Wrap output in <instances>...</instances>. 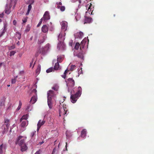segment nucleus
<instances>
[{"label": "nucleus", "mask_w": 154, "mask_h": 154, "mask_svg": "<svg viewBox=\"0 0 154 154\" xmlns=\"http://www.w3.org/2000/svg\"><path fill=\"white\" fill-rule=\"evenodd\" d=\"M82 89L81 87L79 86L78 90L76 93L74 94H72L70 96L71 102L73 103L76 102L79 97L82 94Z\"/></svg>", "instance_id": "1"}, {"label": "nucleus", "mask_w": 154, "mask_h": 154, "mask_svg": "<svg viewBox=\"0 0 154 154\" xmlns=\"http://www.w3.org/2000/svg\"><path fill=\"white\" fill-rule=\"evenodd\" d=\"M50 44L48 43L47 44L44 48H42L40 51V53L43 55L45 54L49 50L50 48Z\"/></svg>", "instance_id": "2"}, {"label": "nucleus", "mask_w": 154, "mask_h": 154, "mask_svg": "<svg viewBox=\"0 0 154 154\" xmlns=\"http://www.w3.org/2000/svg\"><path fill=\"white\" fill-rule=\"evenodd\" d=\"M67 85L68 86L73 87L75 85L74 80L71 78H69L66 81Z\"/></svg>", "instance_id": "3"}, {"label": "nucleus", "mask_w": 154, "mask_h": 154, "mask_svg": "<svg viewBox=\"0 0 154 154\" xmlns=\"http://www.w3.org/2000/svg\"><path fill=\"white\" fill-rule=\"evenodd\" d=\"M22 137V136H19L16 142V144H18L20 146H22L23 144H25L24 143L25 140L24 139H22L20 140Z\"/></svg>", "instance_id": "4"}, {"label": "nucleus", "mask_w": 154, "mask_h": 154, "mask_svg": "<svg viewBox=\"0 0 154 154\" xmlns=\"http://www.w3.org/2000/svg\"><path fill=\"white\" fill-rule=\"evenodd\" d=\"M42 18L43 20L45 22H47L50 19V16L48 11H47L45 12Z\"/></svg>", "instance_id": "5"}, {"label": "nucleus", "mask_w": 154, "mask_h": 154, "mask_svg": "<svg viewBox=\"0 0 154 154\" xmlns=\"http://www.w3.org/2000/svg\"><path fill=\"white\" fill-rule=\"evenodd\" d=\"M67 110H66L64 108H61L59 110V116H60L61 115H63L64 119L65 117L67 115Z\"/></svg>", "instance_id": "6"}, {"label": "nucleus", "mask_w": 154, "mask_h": 154, "mask_svg": "<svg viewBox=\"0 0 154 154\" xmlns=\"http://www.w3.org/2000/svg\"><path fill=\"white\" fill-rule=\"evenodd\" d=\"M65 33L64 32H61L58 36V39L59 42H63L65 39Z\"/></svg>", "instance_id": "7"}, {"label": "nucleus", "mask_w": 154, "mask_h": 154, "mask_svg": "<svg viewBox=\"0 0 154 154\" xmlns=\"http://www.w3.org/2000/svg\"><path fill=\"white\" fill-rule=\"evenodd\" d=\"M47 94L48 99L51 100L55 95L54 92L51 90H50L48 91Z\"/></svg>", "instance_id": "8"}, {"label": "nucleus", "mask_w": 154, "mask_h": 154, "mask_svg": "<svg viewBox=\"0 0 154 154\" xmlns=\"http://www.w3.org/2000/svg\"><path fill=\"white\" fill-rule=\"evenodd\" d=\"M68 23L67 22L65 21H63L61 23V29L64 31L66 30V28L67 26Z\"/></svg>", "instance_id": "9"}, {"label": "nucleus", "mask_w": 154, "mask_h": 154, "mask_svg": "<svg viewBox=\"0 0 154 154\" xmlns=\"http://www.w3.org/2000/svg\"><path fill=\"white\" fill-rule=\"evenodd\" d=\"M57 47L59 50H64L65 47V46L63 42H60V43L57 45Z\"/></svg>", "instance_id": "10"}, {"label": "nucleus", "mask_w": 154, "mask_h": 154, "mask_svg": "<svg viewBox=\"0 0 154 154\" xmlns=\"http://www.w3.org/2000/svg\"><path fill=\"white\" fill-rule=\"evenodd\" d=\"M45 121L44 120H43L42 121L41 120H40L37 124V131H38L40 128L45 123Z\"/></svg>", "instance_id": "11"}, {"label": "nucleus", "mask_w": 154, "mask_h": 154, "mask_svg": "<svg viewBox=\"0 0 154 154\" xmlns=\"http://www.w3.org/2000/svg\"><path fill=\"white\" fill-rule=\"evenodd\" d=\"M86 39H83L80 44V49L81 51H82V49L84 48L85 44L86 43Z\"/></svg>", "instance_id": "12"}, {"label": "nucleus", "mask_w": 154, "mask_h": 154, "mask_svg": "<svg viewBox=\"0 0 154 154\" xmlns=\"http://www.w3.org/2000/svg\"><path fill=\"white\" fill-rule=\"evenodd\" d=\"M48 28L47 25H43L42 28V31L43 33H46L48 31Z\"/></svg>", "instance_id": "13"}, {"label": "nucleus", "mask_w": 154, "mask_h": 154, "mask_svg": "<svg viewBox=\"0 0 154 154\" xmlns=\"http://www.w3.org/2000/svg\"><path fill=\"white\" fill-rule=\"evenodd\" d=\"M74 56H77L80 58H82L83 57V54L81 52H80L79 53H77L75 51H74Z\"/></svg>", "instance_id": "14"}, {"label": "nucleus", "mask_w": 154, "mask_h": 154, "mask_svg": "<svg viewBox=\"0 0 154 154\" xmlns=\"http://www.w3.org/2000/svg\"><path fill=\"white\" fill-rule=\"evenodd\" d=\"M37 100V96L36 95H33L31 99L30 102L32 104H34L36 101Z\"/></svg>", "instance_id": "15"}, {"label": "nucleus", "mask_w": 154, "mask_h": 154, "mask_svg": "<svg viewBox=\"0 0 154 154\" xmlns=\"http://www.w3.org/2000/svg\"><path fill=\"white\" fill-rule=\"evenodd\" d=\"M92 18L90 17H85V23H89L92 21Z\"/></svg>", "instance_id": "16"}, {"label": "nucleus", "mask_w": 154, "mask_h": 154, "mask_svg": "<svg viewBox=\"0 0 154 154\" xmlns=\"http://www.w3.org/2000/svg\"><path fill=\"white\" fill-rule=\"evenodd\" d=\"M5 123L4 124V126H6V128L7 129H8V128L9 126V120L8 119H5Z\"/></svg>", "instance_id": "17"}, {"label": "nucleus", "mask_w": 154, "mask_h": 154, "mask_svg": "<svg viewBox=\"0 0 154 154\" xmlns=\"http://www.w3.org/2000/svg\"><path fill=\"white\" fill-rule=\"evenodd\" d=\"M86 131L85 129H83L81 131V137L84 138L86 136Z\"/></svg>", "instance_id": "18"}, {"label": "nucleus", "mask_w": 154, "mask_h": 154, "mask_svg": "<svg viewBox=\"0 0 154 154\" xmlns=\"http://www.w3.org/2000/svg\"><path fill=\"white\" fill-rule=\"evenodd\" d=\"M21 151L22 152H24L27 149V147L26 144L21 146Z\"/></svg>", "instance_id": "19"}, {"label": "nucleus", "mask_w": 154, "mask_h": 154, "mask_svg": "<svg viewBox=\"0 0 154 154\" xmlns=\"http://www.w3.org/2000/svg\"><path fill=\"white\" fill-rule=\"evenodd\" d=\"M21 124V126L22 127H24L26 126L28 124V121L24 120V121H22Z\"/></svg>", "instance_id": "20"}, {"label": "nucleus", "mask_w": 154, "mask_h": 154, "mask_svg": "<svg viewBox=\"0 0 154 154\" xmlns=\"http://www.w3.org/2000/svg\"><path fill=\"white\" fill-rule=\"evenodd\" d=\"M51 99H48V104L50 109H51L52 107V103L51 102Z\"/></svg>", "instance_id": "21"}, {"label": "nucleus", "mask_w": 154, "mask_h": 154, "mask_svg": "<svg viewBox=\"0 0 154 154\" xmlns=\"http://www.w3.org/2000/svg\"><path fill=\"white\" fill-rule=\"evenodd\" d=\"M59 63L58 62L55 63V65L54 66V70H57L59 69L60 68V65Z\"/></svg>", "instance_id": "22"}, {"label": "nucleus", "mask_w": 154, "mask_h": 154, "mask_svg": "<svg viewBox=\"0 0 154 154\" xmlns=\"http://www.w3.org/2000/svg\"><path fill=\"white\" fill-rule=\"evenodd\" d=\"M11 7L9 8L7 6H6L5 8V13L8 14H9L11 12Z\"/></svg>", "instance_id": "23"}, {"label": "nucleus", "mask_w": 154, "mask_h": 154, "mask_svg": "<svg viewBox=\"0 0 154 154\" xmlns=\"http://www.w3.org/2000/svg\"><path fill=\"white\" fill-rule=\"evenodd\" d=\"M28 114H26L25 115H24L22 118L20 119V122H22L23 120L24 119L25 120H26L27 119L28 117Z\"/></svg>", "instance_id": "24"}, {"label": "nucleus", "mask_w": 154, "mask_h": 154, "mask_svg": "<svg viewBox=\"0 0 154 154\" xmlns=\"http://www.w3.org/2000/svg\"><path fill=\"white\" fill-rule=\"evenodd\" d=\"M3 147H4V148L5 149L6 146L5 145H3V144H2V145H1L0 146V154H2L3 152L2 151V149Z\"/></svg>", "instance_id": "25"}, {"label": "nucleus", "mask_w": 154, "mask_h": 154, "mask_svg": "<svg viewBox=\"0 0 154 154\" xmlns=\"http://www.w3.org/2000/svg\"><path fill=\"white\" fill-rule=\"evenodd\" d=\"M63 60V57L60 56H58L57 57V62L58 63H61Z\"/></svg>", "instance_id": "26"}, {"label": "nucleus", "mask_w": 154, "mask_h": 154, "mask_svg": "<svg viewBox=\"0 0 154 154\" xmlns=\"http://www.w3.org/2000/svg\"><path fill=\"white\" fill-rule=\"evenodd\" d=\"M32 8V6L31 5H29L28 6V11L26 13V15H28L29 14L30 11Z\"/></svg>", "instance_id": "27"}, {"label": "nucleus", "mask_w": 154, "mask_h": 154, "mask_svg": "<svg viewBox=\"0 0 154 154\" xmlns=\"http://www.w3.org/2000/svg\"><path fill=\"white\" fill-rule=\"evenodd\" d=\"M59 87L57 85H55L53 87H52V88L55 91H57L59 88Z\"/></svg>", "instance_id": "28"}, {"label": "nucleus", "mask_w": 154, "mask_h": 154, "mask_svg": "<svg viewBox=\"0 0 154 154\" xmlns=\"http://www.w3.org/2000/svg\"><path fill=\"white\" fill-rule=\"evenodd\" d=\"M80 45V44L79 42L76 43L74 48L76 50H78Z\"/></svg>", "instance_id": "29"}, {"label": "nucleus", "mask_w": 154, "mask_h": 154, "mask_svg": "<svg viewBox=\"0 0 154 154\" xmlns=\"http://www.w3.org/2000/svg\"><path fill=\"white\" fill-rule=\"evenodd\" d=\"M41 70V66L40 65L38 66V67L36 70V72L37 74H39Z\"/></svg>", "instance_id": "30"}, {"label": "nucleus", "mask_w": 154, "mask_h": 154, "mask_svg": "<svg viewBox=\"0 0 154 154\" xmlns=\"http://www.w3.org/2000/svg\"><path fill=\"white\" fill-rule=\"evenodd\" d=\"M16 37L19 40L20 39V38H21V35L20 34V33L19 32H16Z\"/></svg>", "instance_id": "31"}, {"label": "nucleus", "mask_w": 154, "mask_h": 154, "mask_svg": "<svg viewBox=\"0 0 154 154\" xmlns=\"http://www.w3.org/2000/svg\"><path fill=\"white\" fill-rule=\"evenodd\" d=\"M53 69H54L52 67H50V68H49V69H48L46 70V72L48 73H49V72H52L53 71Z\"/></svg>", "instance_id": "32"}, {"label": "nucleus", "mask_w": 154, "mask_h": 154, "mask_svg": "<svg viewBox=\"0 0 154 154\" xmlns=\"http://www.w3.org/2000/svg\"><path fill=\"white\" fill-rule=\"evenodd\" d=\"M76 67V66L75 65H72L71 66L69 70L71 71L74 70Z\"/></svg>", "instance_id": "33"}, {"label": "nucleus", "mask_w": 154, "mask_h": 154, "mask_svg": "<svg viewBox=\"0 0 154 154\" xmlns=\"http://www.w3.org/2000/svg\"><path fill=\"white\" fill-rule=\"evenodd\" d=\"M16 53V52L14 51H11L10 52V56H12L14 55L15 53Z\"/></svg>", "instance_id": "34"}, {"label": "nucleus", "mask_w": 154, "mask_h": 154, "mask_svg": "<svg viewBox=\"0 0 154 154\" xmlns=\"http://www.w3.org/2000/svg\"><path fill=\"white\" fill-rule=\"evenodd\" d=\"M44 42L43 39L39 40L38 41V44H40L41 43H43Z\"/></svg>", "instance_id": "35"}, {"label": "nucleus", "mask_w": 154, "mask_h": 154, "mask_svg": "<svg viewBox=\"0 0 154 154\" xmlns=\"http://www.w3.org/2000/svg\"><path fill=\"white\" fill-rule=\"evenodd\" d=\"M17 77V76H16V78L14 79H12L11 80V83L12 84H14L16 82V78Z\"/></svg>", "instance_id": "36"}, {"label": "nucleus", "mask_w": 154, "mask_h": 154, "mask_svg": "<svg viewBox=\"0 0 154 154\" xmlns=\"http://www.w3.org/2000/svg\"><path fill=\"white\" fill-rule=\"evenodd\" d=\"M43 20V18H42L41 19L40 22H39V23H38V24L37 25V27H39L40 25L42 23V22Z\"/></svg>", "instance_id": "37"}, {"label": "nucleus", "mask_w": 154, "mask_h": 154, "mask_svg": "<svg viewBox=\"0 0 154 154\" xmlns=\"http://www.w3.org/2000/svg\"><path fill=\"white\" fill-rule=\"evenodd\" d=\"M27 17H26L22 19V21H23V23H26L27 22Z\"/></svg>", "instance_id": "38"}, {"label": "nucleus", "mask_w": 154, "mask_h": 154, "mask_svg": "<svg viewBox=\"0 0 154 154\" xmlns=\"http://www.w3.org/2000/svg\"><path fill=\"white\" fill-rule=\"evenodd\" d=\"M65 8L64 6H63L60 7V10L62 11H64L65 10Z\"/></svg>", "instance_id": "39"}, {"label": "nucleus", "mask_w": 154, "mask_h": 154, "mask_svg": "<svg viewBox=\"0 0 154 154\" xmlns=\"http://www.w3.org/2000/svg\"><path fill=\"white\" fill-rule=\"evenodd\" d=\"M32 93H34L35 94V95H36V92H37V90L35 89H33L32 91Z\"/></svg>", "instance_id": "40"}, {"label": "nucleus", "mask_w": 154, "mask_h": 154, "mask_svg": "<svg viewBox=\"0 0 154 154\" xmlns=\"http://www.w3.org/2000/svg\"><path fill=\"white\" fill-rule=\"evenodd\" d=\"M40 152L41 150H39L38 151H37L34 154H40Z\"/></svg>", "instance_id": "41"}, {"label": "nucleus", "mask_w": 154, "mask_h": 154, "mask_svg": "<svg viewBox=\"0 0 154 154\" xmlns=\"http://www.w3.org/2000/svg\"><path fill=\"white\" fill-rule=\"evenodd\" d=\"M13 23L14 25H16L17 24V22L15 20H14L13 21Z\"/></svg>", "instance_id": "42"}, {"label": "nucleus", "mask_w": 154, "mask_h": 154, "mask_svg": "<svg viewBox=\"0 0 154 154\" xmlns=\"http://www.w3.org/2000/svg\"><path fill=\"white\" fill-rule=\"evenodd\" d=\"M40 53H40V51H38L35 54V56L36 57H37L38 56V54Z\"/></svg>", "instance_id": "43"}, {"label": "nucleus", "mask_w": 154, "mask_h": 154, "mask_svg": "<svg viewBox=\"0 0 154 154\" xmlns=\"http://www.w3.org/2000/svg\"><path fill=\"white\" fill-rule=\"evenodd\" d=\"M4 16V14L3 13H2V14H0V18L3 17Z\"/></svg>", "instance_id": "44"}, {"label": "nucleus", "mask_w": 154, "mask_h": 154, "mask_svg": "<svg viewBox=\"0 0 154 154\" xmlns=\"http://www.w3.org/2000/svg\"><path fill=\"white\" fill-rule=\"evenodd\" d=\"M22 105V102H21V101L20 100L19 101V104L18 106H21Z\"/></svg>", "instance_id": "45"}, {"label": "nucleus", "mask_w": 154, "mask_h": 154, "mask_svg": "<svg viewBox=\"0 0 154 154\" xmlns=\"http://www.w3.org/2000/svg\"><path fill=\"white\" fill-rule=\"evenodd\" d=\"M44 143V141H42V142L39 143L38 144L39 145H40L41 144H43V143Z\"/></svg>", "instance_id": "46"}, {"label": "nucleus", "mask_w": 154, "mask_h": 154, "mask_svg": "<svg viewBox=\"0 0 154 154\" xmlns=\"http://www.w3.org/2000/svg\"><path fill=\"white\" fill-rule=\"evenodd\" d=\"M10 1L11 3H14L15 4L16 3V1L14 0H10Z\"/></svg>", "instance_id": "47"}, {"label": "nucleus", "mask_w": 154, "mask_h": 154, "mask_svg": "<svg viewBox=\"0 0 154 154\" xmlns=\"http://www.w3.org/2000/svg\"><path fill=\"white\" fill-rule=\"evenodd\" d=\"M66 75H65V74H64L62 76V77L64 79H65L66 78Z\"/></svg>", "instance_id": "48"}, {"label": "nucleus", "mask_w": 154, "mask_h": 154, "mask_svg": "<svg viewBox=\"0 0 154 154\" xmlns=\"http://www.w3.org/2000/svg\"><path fill=\"white\" fill-rule=\"evenodd\" d=\"M21 107V106H18L17 108V110L18 111L19 110V109H20Z\"/></svg>", "instance_id": "49"}, {"label": "nucleus", "mask_w": 154, "mask_h": 154, "mask_svg": "<svg viewBox=\"0 0 154 154\" xmlns=\"http://www.w3.org/2000/svg\"><path fill=\"white\" fill-rule=\"evenodd\" d=\"M78 34L80 35V36H81L82 35L83 33L82 32H80Z\"/></svg>", "instance_id": "50"}, {"label": "nucleus", "mask_w": 154, "mask_h": 154, "mask_svg": "<svg viewBox=\"0 0 154 154\" xmlns=\"http://www.w3.org/2000/svg\"><path fill=\"white\" fill-rule=\"evenodd\" d=\"M68 71H69V70H67V69L65 71V72H64V74L66 75V73H67V72Z\"/></svg>", "instance_id": "51"}, {"label": "nucleus", "mask_w": 154, "mask_h": 154, "mask_svg": "<svg viewBox=\"0 0 154 154\" xmlns=\"http://www.w3.org/2000/svg\"><path fill=\"white\" fill-rule=\"evenodd\" d=\"M30 29L29 28H27L26 29V32H28L29 31Z\"/></svg>", "instance_id": "52"}, {"label": "nucleus", "mask_w": 154, "mask_h": 154, "mask_svg": "<svg viewBox=\"0 0 154 154\" xmlns=\"http://www.w3.org/2000/svg\"><path fill=\"white\" fill-rule=\"evenodd\" d=\"M33 61H32V62H31L30 63V67H31L32 66V63H33Z\"/></svg>", "instance_id": "53"}, {"label": "nucleus", "mask_w": 154, "mask_h": 154, "mask_svg": "<svg viewBox=\"0 0 154 154\" xmlns=\"http://www.w3.org/2000/svg\"><path fill=\"white\" fill-rule=\"evenodd\" d=\"M62 4V3L61 2H60L58 5H61Z\"/></svg>", "instance_id": "54"}, {"label": "nucleus", "mask_w": 154, "mask_h": 154, "mask_svg": "<svg viewBox=\"0 0 154 154\" xmlns=\"http://www.w3.org/2000/svg\"><path fill=\"white\" fill-rule=\"evenodd\" d=\"M57 7L58 8H60V5H59L58 4V5L57 6Z\"/></svg>", "instance_id": "55"}, {"label": "nucleus", "mask_w": 154, "mask_h": 154, "mask_svg": "<svg viewBox=\"0 0 154 154\" xmlns=\"http://www.w3.org/2000/svg\"><path fill=\"white\" fill-rule=\"evenodd\" d=\"M32 136H33L34 135V133L33 132V133H32Z\"/></svg>", "instance_id": "56"}, {"label": "nucleus", "mask_w": 154, "mask_h": 154, "mask_svg": "<svg viewBox=\"0 0 154 154\" xmlns=\"http://www.w3.org/2000/svg\"><path fill=\"white\" fill-rule=\"evenodd\" d=\"M67 134H68V131H66V136H67Z\"/></svg>", "instance_id": "57"}, {"label": "nucleus", "mask_w": 154, "mask_h": 154, "mask_svg": "<svg viewBox=\"0 0 154 154\" xmlns=\"http://www.w3.org/2000/svg\"><path fill=\"white\" fill-rule=\"evenodd\" d=\"M91 7V5H89V6L88 7V10L89 9H90Z\"/></svg>", "instance_id": "58"}, {"label": "nucleus", "mask_w": 154, "mask_h": 154, "mask_svg": "<svg viewBox=\"0 0 154 154\" xmlns=\"http://www.w3.org/2000/svg\"><path fill=\"white\" fill-rule=\"evenodd\" d=\"M29 106H28L27 107L26 109H29Z\"/></svg>", "instance_id": "59"}, {"label": "nucleus", "mask_w": 154, "mask_h": 154, "mask_svg": "<svg viewBox=\"0 0 154 154\" xmlns=\"http://www.w3.org/2000/svg\"><path fill=\"white\" fill-rule=\"evenodd\" d=\"M2 63H0V67H1V66H2Z\"/></svg>", "instance_id": "60"}, {"label": "nucleus", "mask_w": 154, "mask_h": 154, "mask_svg": "<svg viewBox=\"0 0 154 154\" xmlns=\"http://www.w3.org/2000/svg\"><path fill=\"white\" fill-rule=\"evenodd\" d=\"M79 3H81V1H80V0H79Z\"/></svg>", "instance_id": "61"}, {"label": "nucleus", "mask_w": 154, "mask_h": 154, "mask_svg": "<svg viewBox=\"0 0 154 154\" xmlns=\"http://www.w3.org/2000/svg\"><path fill=\"white\" fill-rule=\"evenodd\" d=\"M2 20L0 19V22H2Z\"/></svg>", "instance_id": "62"}, {"label": "nucleus", "mask_w": 154, "mask_h": 154, "mask_svg": "<svg viewBox=\"0 0 154 154\" xmlns=\"http://www.w3.org/2000/svg\"><path fill=\"white\" fill-rule=\"evenodd\" d=\"M2 34L0 36V37H1L2 35Z\"/></svg>", "instance_id": "63"}, {"label": "nucleus", "mask_w": 154, "mask_h": 154, "mask_svg": "<svg viewBox=\"0 0 154 154\" xmlns=\"http://www.w3.org/2000/svg\"><path fill=\"white\" fill-rule=\"evenodd\" d=\"M32 38H30V40H32Z\"/></svg>", "instance_id": "64"}]
</instances>
